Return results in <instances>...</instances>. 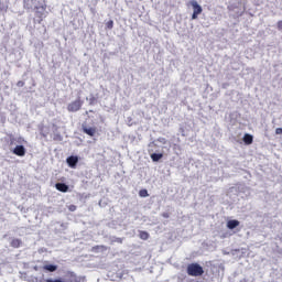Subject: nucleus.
<instances>
[{
    "label": "nucleus",
    "mask_w": 282,
    "mask_h": 282,
    "mask_svg": "<svg viewBox=\"0 0 282 282\" xmlns=\"http://www.w3.org/2000/svg\"><path fill=\"white\" fill-rule=\"evenodd\" d=\"M276 28L279 31H282V20L278 21Z\"/></svg>",
    "instance_id": "20"
},
{
    "label": "nucleus",
    "mask_w": 282,
    "mask_h": 282,
    "mask_svg": "<svg viewBox=\"0 0 282 282\" xmlns=\"http://www.w3.org/2000/svg\"><path fill=\"white\" fill-rule=\"evenodd\" d=\"M83 131L86 133V135H90V138L96 135V128H87V126H83Z\"/></svg>",
    "instance_id": "7"
},
{
    "label": "nucleus",
    "mask_w": 282,
    "mask_h": 282,
    "mask_svg": "<svg viewBox=\"0 0 282 282\" xmlns=\"http://www.w3.org/2000/svg\"><path fill=\"white\" fill-rule=\"evenodd\" d=\"M66 162L70 169H76V164H78V156H68Z\"/></svg>",
    "instance_id": "5"
},
{
    "label": "nucleus",
    "mask_w": 282,
    "mask_h": 282,
    "mask_svg": "<svg viewBox=\"0 0 282 282\" xmlns=\"http://www.w3.org/2000/svg\"><path fill=\"white\" fill-rule=\"evenodd\" d=\"M69 210H72V212L76 210V205H70Z\"/></svg>",
    "instance_id": "22"
},
{
    "label": "nucleus",
    "mask_w": 282,
    "mask_h": 282,
    "mask_svg": "<svg viewBox=\"0 0 282 282\" xmlns=\"http://www.w3.org/2000/svg\"><path fill=\"white\" fill-rule=\"evenodd\" d=\"M275 134L276 135H282V128H276L275 129Z\"/></svg>",
    "instance_id": "21"
},
{
    "label": "nucleus",
    "mask_w": 282,
    "mask_h": 282,
    "mask_svg": "<svg viewBox=\"0 0 282 282\" xmlns=\"http://www.w3.org/2000/svg\"><path fill=\"white\" fill-rule=\"evenodd\" d=\"M36 17H39V19H40L39 23H41V21H43V13L37 11Z\"/></svg>",
    "instance_id": "19"
},
{
    "label": "nucleus",
    "mask_w": 282,
    "mask_h": 282,
    "mask_svg": "<svg viewBox=\"0 0 282 282\" xmlns=\"http://www.w3.org/2000/svg\"><path fill=\"white\" fill-rule=\"evenodd\" d=\"M164 158V154L162 153H152L151 154V160L152 162H160Z\"/></svg>",
    "instance_id": "10"
},
{
    "label": "nucleus",
    "mask_w": 282,
    "mask_h": 282,
    "mask_svg": "<svg viewBox=\"0 0 282 282\" xmlns=\"http://www.w3.org/2000/svg\"><path fill=\"white\" fill-rule=\"evenodd\" d=\"M139 237L142 239V241H147L149 239L150 235L147 231H139Z\"/></svg>",
    "instance_id": "14"
},
{
    "label": "nucleus",
    "mask_w": 282,
    "mask_h": 282,
    "mask_svg": "<svg viewBox=\"0 0 282 282\" xmlns=\"http://www.w3.org/2000/svg\"><path fill=\"white\" fill-rule=\"evenodd\" d=\"M116 241L117 243H122V238H117Z\"/></svg>",
    "instance_id": "23"
},
{
    "label": "nucleus",
    "mask_w": 282,
    "mask_h": 282,
    "mask_svg": "<svg viewBox=\"0 0 282 282\" xmlns=\"http://www.w3.org/2000/svg\"><path fill=\"white\" fill-rule=\"evenodd\" d=\"M24 86H25V82H23V80H19L17 83V87H24Z\"/></svg>",
    "instance_id": "18"
},
{
    "label": "nucleus",
    "mask_w": 282,
    "mask_h": 282,
    "mask_svg": "<svg viewBox=\"0 0 282 282\" xmlns=\"http://www.w3.org/2000/svg\"><path fill=\"white\" fill-rule=\"evenodd\" d=\"M107 249L108 248L105 245H97V246L93 247V252H98V250H101V252H106Z\"/></svg>",
    "instance_id": "13"
},
{
    "label": "nucleus",
    "mask_w": 282,
    "mask_h": 282,
    "mask_svg": "<svg viewBox=\"0 0 282 282\" xmlns=\"http://www.w3.org/2000/svg\"><path fill=\"white\" fill-rule=\"evenodd\" d=\"M70 282H80V278L76 276L74 273H70Z\"/></svg>",
    "instance_id": "16"
},
{
    "label": "nucleus",
    "mask_w": 282,
    "mask_h": 282,
    "mask_svg": "<svg viewBox=\"0 0 282 282\" xmlns=\"http://www.w3.org/2000/svg\"><path fill=\"white\" fill-rule=\"evenodd\" d=\"M186 272L188 276H203L204 275V267H202L197 262H193L187 264Z\"/></svg>",
    "instance_id": "1"
},
{
    "label": "nucleus",
    "mask_w": 282,
    "mask_h": 282,
    "mask_svg": "<svg viewBox=\"0 0 282 282\" xmlns=\"http://www.w3.org/2000/svg\"><path fill=\"white\" fill-rule=\"evenodd\" d=\"M83 105H84L83 99L78 97L76 100L68 104L67 111H69L70 113H76V111H80V109H83Z\"/></svg>",
    "instance_id": "2"
},
{
    "label": "nucleus",
    "mask_w": 282,
    "mask_h": 282,
    "mask_svg": "<svg viewBox=\"0 0 282 282\" xmlns=\"http://www.w3.org/2000/svg\"><path fill=\"white\" fill-rule=\"evenodd\" d=\"M239 220H229L228 223H227V228L229 229V230H235V228H237V226H239Z\"/></svg>",
    "instance_id": "8"
},
{
    "label": "nucleus",
    "mask_w": 282,
    "mask_h": 282,
    "mask_svg": "<svg viewBox=\"0 0 282 282\" xmlns=\"http://www.w3.org/2000/svg\"><path fill=\"white\" fill-rule=\"evenodd\" d=\"M189 3L193 8L192 20L195 21V19H197L199 17V14H202V12H204V9H202V6H199V3H197V1H195V0L191 1Z\"/></svg>",
    "instance_id": "3"
},
{
    "label": "nucleus",
    "mask_w": 282,
    "mask_h": 282,
    "mask_svg": "<svg viewBox=\"0 0 282 282\" xmlns=\"http://www.w3.org/2000/svg\"><path fill=\"white\" fill-rule=\"evenodd\" d=\"M56 191H59V193H68L69 186L65 183H56L55 184Z\"/></svg>",
    "instance_id": "6"
},
{
    "label": "nucleus",
    "mask_w": 282,
    "mask_h": 282,
    "mask_svg": "<svg viewBox=\"0 0 282 282\" xmlns=\"http://www.w3.org/2000/svg\"><path fill=\"white\" fill-rule=\"evenodd\" d=\"M106 28H107V30H113V20H109V21L106 23Z\"/></svg>",
    "instance_id": "17"
},
{
    "label": "nucleus",
    "mask_w": 282,
    "mask_h": 282,
    "mask_svg": "<svg viewBox=\"0 0 282 282\" xmlns=\"http://www.w3.org/2000/svg\"><path fill=\"white\" fill-rule=\"evenodd\" d=\"M245 144H252V142L254 141V138L252 137V134H248L246 133L242 138Z\"/></svg>",
    "instance_id": "9"
},
{
    "label": "nucleus",
    "mask_w": 282,
    "mask_h": 282,
    "mask_svg": "<svg viewBox=\"0 0 282 282\" xmlns=\"http://www.w3.org/2000/svg\"><path fill=\"white\" fill-rule=\"evenodd\" d=\"M25 147L23 145H17L14 149H13V154L14 155H18V158H23L25 156Z\"/></svg>",
    "instance_id": "4"
},
{
    "label": "nucleus",
    "mask_w": 282,
    "mask_h": 282,
    "mask_svg": "<svg viewBox=\"0 0 282 282\" xmlns=\"http://www.w3.org/2000/svg\"><path fill=\"white\" fill-rule=\"evenodd\" d=\"M139 195H140V197H149V191H147V189H141V191L139 192Z\"/></svg>",
    "instance_id": "15"
},
{
    "label": "nucleus",
    "mask_w": 282,
    "mask_h": 282,
    "mask_svg": "<svg viewBox=\"0 0 282 282\" xmlns=\"http://www.w3.org/2000/svg\"><path fill=\"white\" fill-rule=\"evenodd\" d=\"M21 243H23L21 239L14 238L11 240V248H21Z\"/></svg>",
    "instance_id": "12"
},
{
    "label": "nucleus",
    "mask_w": 282,
    "mask_h": 282,
    "mask_svg": "<svg viewBox=\"0 0 282 282\" xmlns=\"http://www.w3.org/2000/svg\"><path fill=\"white\" fill-rule=\"evenodd\" d=\"M43 270H46L47 272H56L58 267L56 264H46L43 267Z\"/></svg>",
    "instance_id": "11"
},
{
    "label": "nucleus",
    "mask_w": 282,
    "mask_h": 282,
    "mask_svg": "<svg viewBox=\"0 0 282 282\" xmlns=\"http://www.w3.org/2000/svg\"><path fill=\"white\" fill-rule=\"evenodd\" d=\"M163 217H169V214H164Z\"/></svg>",
    "instance_id": "24"
}]
</instances>
